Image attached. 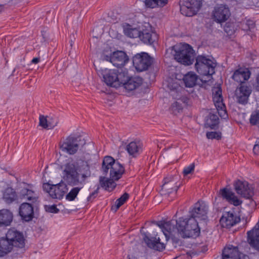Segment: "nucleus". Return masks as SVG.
<instances>
[{
    "instance_id": "1",
    "label": "nucleus",
    "mask_w": 259,
    "mask_h": 259,
    "mask_svg": "<svg viewBox=\"0 0 259 259\" xmlns=\"http://www.w3.org/2000/svg\"><path fill=\"white\" fill-rule=\"evenodd\" d=\"M62 168L63 180L71 186L83 184L86 179L91 176L89 165L81 160L69 159Z\"/></svg>"
},
{
    "instance_id": "2",
    "label": "nucleus",
    "mask_w": 259,
    "mask_h": 259,
    "mask_svg": "<svg viewBox=\"0 0 259 259\" xmlns=\"http://www.w3.org/2000/svg\"><path fill=\"white\" fill-rule=\"evenodd\" d=\"M157 225L161 229L166 239L180 236L182 238H189L190 234L187 230V219L179 218L166 222H158Z\"/></svg>"
},
{
    "instance_id": "3",
    "label": "nucleus",
    "mask_w": 259,
    "mask_h": 259,
    "mask_svg": "<svg viewBox=\"0 0 259 259\" xmlns=\"http://www.w3.org/2000/svg\"><path fill=\"white\" fill-rule=\"evenodd\" d=\"M172 54L175 59L180 63L189 65L194 60V50L188 44L176 45L172 47Z\"/></svg>"
},
{
    "instance_id": "4",
    "label": "nucleus",
    "mask_w": 259,
    "mask_h": 259,
    "mask_svg": "<svg viewBox=\"0 0 259 259\" xmlns=\"http://www.w3.org/2000/svg\"><path fill=\"white\" fill-rule=\"evenodd\" d=\"M102 169L104 173H109L112 180L118 181L124 172V167L111 156H105L103 159Z\"/></svg>"
},
{
    "instance_id": "5",
    "label": "nucleus",
    "mask_w": 259,
    "mask_h": 259,
    "mask_svg": "<svg viewBox=\"0 0 259 259\" xmlns=\"http://www.w3.org/2000/svg\"><path fill=\"white\" fill-rule=\"evenodd\" d=\"M215 63L210 59L202 55H198L196 58L195 67L197 72L202 76L210 78L214 73Z\"/></svg>"
},
{
    "instance_id": "6",
    "label": "nucleus",
    "mask_w": 259,
    "mask_h": 259,
    "mask_svg": "<svg viewBox=\"0 0 259 259\" xmlns=\"http://www.w3.org/2000/svg\"><path fill=\"white\" fill-rule=\"evenodd\" d=\"M202 6V0H182L180 2V11L187 17L195 15Z\"/></svg>"
},
{
    "instance_id": "7",
    "label": "nucleus",
    "mask_w": 259,
    "mask_h": 259,
    "mask_svg": "<svg viewBox=\"0 0 259 259\" xmlns=\"http://www.w3.org/2000/svg\"><path fill=\"white\" fill-rule=\"evenodd\" d=\"M42 188L52 198L58 199H62L68 190L66 185L63 182L56 185H52L49 183H44Z\"/></svg>"
},
{
    "instance_id": "8",
    "label": "nucleus",
    "mask_w": 259,
    "mask_h": 259,
    "mask_svg": "<svg viewBox=\"0 0 259 259\" xmlns=\"http://www.w3.org/2000/svg\"><path fill=\"white\" fill-rule=\"evenodd\" d=\"M133 65L138 71H143L148 69L152 63V59L147 53H141L136 54L133 59Z\"/></svg>"
},
{
    "instance_id": "9",
    "label": "nucleus",
    "mask_w": 259,
    "mask_h": 259,
    "mask_svg": "<svg viewBox=\"0 0 259 259\" xmlns=\"http://www.w3.org/2000/svg\"><path fill=\"white\" fill-rule=\"evenodd\" d=\"M230 15L229 9L225 6L221 5L214 7L212 12L211 18L215 22L221 24L227 21Z\"/></svg>"
},
{
    "instance_id": "10",
    "label": "nucleus",
    "mask_w": 259,
    "mask_h": 259,
    "mask_svg": "<svg viewBox=\"0 0 259 259\" xmlns=\"http://www.w3.org/2000/svg\"><path fill=\"white\" fill-rule=\"evenodd\" d=\"M213 101L220 116L224 118L227 117L225 106L223 102L222 90L220 87L214 88L212 89Z\"/></svg>"
},
{
    "instance_id": "11",
    "label": "nucleus",
    "mask_w": 259,
    "mask_h": 259,
    "mask_svg": "<svg viewBox=\"0 0 259 259\" xmlns=\"http://www.w3.org/2000/svg\"><path fill=\"white\" fill-rule=\"evenodd\" d=\"M78 138L72 135L68 136L60 146L62 151L71 155L75 154L78 149Z\"/></svg>"
},
{
    "instance_id": "12",
    "label": "nucleus",
    "mask_w": 259,
    "mask_h": 259,
    "mask_svg": "<svg viewBox=\"0 0 259 259\" xmlns=\"http://www.w3.org/2000/svg\"><path fill=\"white\" fill-rule=\"evenodd\" d=\"M234 186L237 194L242 197L250 199L253 195V189L246 181L237 180Z\"/></svg>"
},
{
    "instance_id": "13",
    "label": "nucleus",
    "mask_w": 259,
    "mask_h": 259,
    "mask_svg": "<svg viewBox=\"0 0 259 259\" xmlns=\"http://www.w3.org/2000/svg\"><path fill=\"white\" fill-rule=\"evenodd\" d=\"M6 237L13 246L23 248L25 245V239L22 233L15 229H10L6 234Z\"/></svg>"
},
{
    "instance_id": "14",
    "label": "nucleus",
    "mask_w": 259,
    "mask_h": 259,
    "mask_svg": "<svg viewBox=\"0 0 259 259\" xmlns=\"http://www.w3.org/2000/svg\"><path fill=\"white\" fill-rule=\"evenodd\" d=\"M19 197L32 203L36 202L38 199L37 194L32 185L24 184L19 191Z\"/></svg>"
},
{
    "instance_id": "15",
    "label": "nucleus",
    "mask_w": 259,
    "mask_h": 259,
    "mask_svg": "<svg viewBox=\"0 0 259 259\" xmlns=\"http://www.w3.org/2000/svg\"><path fill=\"white\" fill-rule=\"evenodd\" d=\"M219 194L223 199L235 206H238L242 203V201L229 189L227 188L222 189L220 190Z\"/></svg>"
},
{
    "instance_id": "16",
    "label": "nucleus",
    "mask_w": 259,
    "mask_h": 259,
    "mask_svg": "<svg viewBox=\"0 0 259 259\" xmlns=\"http://www.w3.org/2000/svg\"><path fill=\"white\" fill-rule=\"evenodd\" d=\"M19 214L23 221H30L34 218L33 207L29 203H22L19 208Z\"/></svg>"
},
{
    "instance_id": "17",
    "label": "nucleus",
    "mask_w": 259,
    "mask_h": 259,
    "mask_svg": "<svg viewBox=\"0 0 259 259\" xmlns=\"http://www.w3.org/2000/svg\"><path fill=\"white\" fill-rule=\"evenodd\" d=\"M110 61L118 68L124 66L128 61V58L125 53L117 51L113 53L110 57Z\"/></svg>"
},
{
    "instance_id": "18",
    "label": "nucleus",
    "mask_w": 259,
    "mask_h": 259,
    "mask_svg": "<svg viewBox=\"0 0 259 259\" xmlns=\"http://www.w3.org/2000/svg\"><path fill=\"white\" fill-rule=\"evenodd\" d=\"M240 221V218L231 212H226L220 219V224L223 228H230Z\"/></svg>"
},
{
    "instance_id": "19",
    "label": "nucleus",
    "mask_w": 259,
    "mask_h": 259,
    "mask_svg": "<svg viewBox=\"0 0 259 259\" xmlns=\"http://www.w3.org/2000/svg\"><path fill=\"white\" fill-rule=\"evenodd\" d=\"M163 182V184L161 186L162 191L168 194L177 192L179 187V185L177 184V178L172 176L166 177L164 179Z\"/></svg>"
},
{
    "instance_id": "20",
    "label": "nucleus",
    "mask_w": 259,
    "mask_h": 259,
    "mask_svg": "<svg viewBox=\"0 0 259 259\" xmlns=\"http://www.w3.org/2000/svg\"><path fill=\"white\" fill-rule=\"evenodd\" d=\"M208 207L204 202L198 201L195 204L191 212V217L200 220H205Z\"/></svg>"
},
{
    "instance_id": "21",
    "label": "nucleus",
    "mask_w": 259,
    "mask_h": 259,
    "mask_svg": "<svg viewBox=\"0 0 259 259\" xmlns=\"http://www.w3.org/2000/svg\"><path fill=\"white\" fill-rule=\"evenodd\" d=\"M149 237L145 233L143 234V239L147 245L153 249L162 251L165 248V244L160 242L159 237Z\"/></svg>"
},
{
    "instance_id": "22",
    "label": "nucleus",
    "mask_w": 259,
    "mask_h": 259,
    "mask_svg": "<svg viewBox=\"0 0 259 259\" xmlns=\"http://www.w3.org/2000/svg\"><path fill=\"white\" fill-rule=\"evenodd\" d=\"M247 241L249 244L259 250V225L256 224L250 231L247 232Z\"/></svg>"
},
{
    "instance_id": "23",
    "label": "nucleus",
    "mask_w": 259,
    "mask_h": 259,
    "mask_svg": "<svg viewBox=\"0 0 259 259\" xmlns=\"http://www.w3.org/2000/svg\"><path fill=\"white\" fill-rule=\"evenodd\" d=\"M240 252L237 246L229 245L224 248L223 254V259H240Z\"/></svg>"
},
{
    "instance_id": "24",
    "label": "nucleus",
    "mask_w": 259,
    "mask_h": 259,
    "mask_svg": "<svg viewBox=\"0 0 259 259\" xmlns=\"http://www.w3.org/2000/svg\"><path fill=\"white\" fill-rule=\"evenodd\" d=\"M103 78L106 83L114 88L119 87V84L117 81V71L114 70L105 71Z\"/></svg>"
},
{
    "instance_id": "25",
    "label": "nucleus",
    "mask_w": 259,
    "mask_h": 259,
    "mask_svg": "<svg viewBox=\"0 0 259 259\" xmlns=\"http://www.w3.org/2000/svg\"><path fill=\"white\" fill-rule=\"evenodd\" d=\"M2 198L5 203L9 204L14 202L18 201L19 195L14 189L8 187L3 191Z\"/></svg>"
},
{
    "instance_id": "26",
    "label": "nucleus",
    "mask_w": 259,
    "mask_h": 259,
    "mask_svg": "<svg viewBox=\"0 0 259 259\" xmlns=\"http://www.w3.org/2000/svg\"><path fill=\"white\" fill-rule=\"evenodd\" d=\"M250 93L251 90L249 87L245 85H241L236 92L238 102L242 104H246Z\"/></svg>"
},
{
    "instance_id": "27",
    "label": "nucleus",
    "mask_w": 259,
    "mask_h": 259,
    "mask_svg": "<svg viewBox=\"0 0 259 259\" xmlns=\"http://www.w3.org/2000/svg\"><path fill=\"white\" fill-rule=\"evenodd\" d=\"M250 75L248 69L240 68L234 72L232 78L238 82L243 83L249 78Z\"/></svg>"
},
{
    "instance_id": "28",
    "label": "nucleus",
    "mask_w": 259,
    "mask_h": 259,
    "mask_svg": "<svg viewBox=\"0 0 259 259\" xmlns=\"http://www.w3.org/2000/svg\"><path fill=\"white\" fill-rule=\"evenodd\" d=\"M13 219V213L9 209L0 210V227L10 225Z\"/></svg>"
},
{
    "instance_id": "29",
    "label": "nucleus",
    "mask_w": 259,
    "mask_h": 259,
    "mask_svg": "<svg viewBox=\"0 0 259 259\" xmlns=\"http://www.w3.org/2000/svg\"><path fill=\"white\" fill-rule=\"evenodd\" d=\"M187 230L190 234V237L198 235L200 232V228L198 226V223L195 218L191 217L187 219Z\"/></svg>"
},
{
    "instance_id": "30",
    "label": "nucleus",
    "mask_w": 259,
    "mask_h": 259,
    "mask_svg": "<svg viewBox=\"0 0 259 259\" xmlns=\"http://www.w3.org/2000/svg\"><path fill=\"white\" fill-rule=\"evenodd\" d=\"M115 180L112 178H106L104 177H100L99 179V183L101 187L108 191H112L114 190L116 186Z\"/></svg>"
},
{
    "instance_id": "31",
    "label": "nucleus",
    "mask_w": 259,
    "mask_h": 259,
    "mask_svg": "<svg viewBox=\"0 0 259 259\" xmlns=\"http://www.w3.org/2000/svg\"><path fill=\"white\" fill-rule=\"evenodd\" d=\"M142 83V78L138 77H130L122 85L127 91H131L135 90Z\"/></svg>"
},
{
    "instance_id": "32",
    "label": "nucleus",
    "mask_w": 259,
    "mask_h": 259,
    "mask_svg": "<svg viewBox=\"0 0 259 259\" xmlns=\"http://www.w3.org/2000/svg\"><path fill=\"white\" fill-rule=\"evenodd\" d=\"M141 39L145 44H152L157 39L156 33L149 31L148 30H143L141 31Z\"/></svg>"
},
{
    "instance_id": "33",
    "label": "nucleus",
    "mask_w": 259,
    "mask_h": 259,
    "mask_svg": "<svg viewBox=\"0 0 259 259\" xmlns=\"http://www.w3.org/2000/svg\"><path fill=\"white\" fill-rule=\"evenodd\" d=\"M12 244L7 237L0 238V256H3L5 254L11 252L13 248Z\"/></svg>"
},
{
    "instance_id": "34",
    "label": "nucleus",
    "mask_w": 259,
    "mask_h": 259,
    "mask_svg": "<svg viewBox=\"0 0 259 259\" xmlns=\"http://www.w3.org/2000/svg\"><path fill=\"white\" fill-rule=\"evenodd\" d=\"M128 153L134 156L142 151V144L140 141H133L126 146Z\"/></svg>"
},
{
    "instance_id": "35",
    "label": "nucleus",
    "mask_w": 259,
    "mask_h": 259,
    "mask_svg": "<svg viewBox=\"0 0 259 259\" xmlns=\"http://www.w3.org/2000/svg\"><path fill=\"white\" fill-rule=\"evenodd\" d=\"M198 78L197 75L192 72H189L183 77V80L186 87L192 88L196 83Z\"/></svg>"
},
{
    "instance_id": "36",
    "label": "nucleus",
    "mask_w": 259,
    "mask_h": 259,
    "mask_svg": "<svg viewBox=\"0 0 259 259\" xmlns=\"http://www.w3.org/2000/svg\"><path fill=\"white\" fill-rule=\"evenodd\" d=\"M124 34L131 38H138L141 36V31L137 28H133L132 26L127 25L124 28Z\"/></svg>"
},
{
    "instance_id": "37",
    "label": "nucleus",
    "mask_w": 259,
    "mask_h": 259,
    "mask_svg": "<svg viewBox=\"0 0 259 259\" xmlns=\"http://www.w3.org/2000/svg\"><path fill=\"white\" fill-rule=\"evenodd\" d=\"M168 3V0H144V4L146 7L155 8L156 7H163Z\"/></svg>"
},
{
    "instance_id": "38",
    "label": "nucleus",
    "mask_w": 259,
    "mask_h": 259,
    "mask_svg": "<svg viewBox=\"0 0 259 259\" xmlns=\"http://www.w3.org/2000/svg\"><path fill=\"white\" fill-rule=\"evenodd\" d=\"M117 81L119 87L122 85L130 78L126 69H121L117 71Z\"/></svg>"
},
{
    "instance_id": "39",
    "label": "nucleus",
    "mask_w": 259,
    "mask_h": 259,
    "mask_svg": "<svg viewBox=\"0 0 259 259\" xmlns=\"http://www.w3.org/2000/svg\"><path fill=\"white\" fill-rule=\"evenodd\" d=\"M129 198V194L127 193H124L120 198L117 199L115 205L112 206V210L116 211Z\"/></svg>"
},
{
    "instance_id": "40",
    "label": "nucleus",
    "mask_w": 259,
    "mask_h": 259,
    "mask_svg": "<svg viewBox=\"0 0 259 259\" xmlns=\"http://www.w3.org/2000/svg\"><path fill=\"white\" fill-rule=\"evenodd\" d=\"M219 123V117L214 115L211 114L207 120V124L211 129L214 128Z\"/></svg>"
},
{
    "instance_id": "41",
    "label": "nucleus",
    "mask_w": 259,
    "mask_h": 259,
    "mask_svg": "<svg viewBox=\"0 0 259 259\" xmlns=\"http://www.w3.org/2000/svg\"><path fill=\"white\" fill-rule=\"evenodd\" d=\"M81 188L74 187L66 195V199L68 201H73L76 197Z\"/></svg>"
},
{
    "instance_id": "42",
    "label": "nucleus",
    "mask_w": 259,
    "mask_h": 259,
    "mask_svg": "<svg viewBox=\"0 0 259 259\" xmlns=\"http://www.w3.org/2000/svg\"><path fill=\"white\" fill-rule=\"evenodd\" d=\"M249 121L251 124L259 126V110L251 114Z\"/></svg>"
},
{
    "instance_id": "43",
    "label": "nucleus",
    "mask_w": 259,
    "mask_h": 259,
    "mask_svg": "<svg viewBox=\"0 0 259 259\" xmlns=\"http://www.w3.org/2000/svg\"><path fill=\"white\" fill-rule=\"evenodd\" d=\"M48 129H51L56 126L58 122V118L55 116H48Z\"/></svg>"
},
{
    "instance_id": "44",
    "label": "nucleus",
    "mask_w": 259,
    "mask_h": 259,
    "mask_svg": "<svg viewBox=\"0 0 259 259\" xmlns=\"http://www.w3.org/2000/svg\"><path fill=\"white\" fill-rule=\"evenodd\" d=\"M39 125L44 128L48 129V116L45 117L44 115H40L39 117Z\"/></svg>"
},
{
    "instance_id": "45",
    "label": "nucleus",
    "mask_w": 259,
    "mask_h": 259,
    "mask_svg": "<svg viewBox=\"0 0 259 259\" xmlns=\"http://www.w3.org/2000/svg\"><path fill=\"white\" fill-rule=\"evenodd\" d=\"M206 137L208 139H217L219 140L221 138L220 133L216 132H210L206 133Z\"/></svg>"
},
{
    "instance_id": "46",
    "label": "nucleus",
    "mask_w": 259,
    "mask_h": 259,
    "mask_svg": "<svg viewBox=\"0 0 259 259\" xmlns=\"http://www.w3.org/2000/svg\"><path fill=\"white\" fill-rule=\"evenodd\" d=\"M195 168V164L192 163L189 165L186 166L183 169V173L184 176H187L189 174H191L194 171Z\"/></svg>"
},
{
    "instance_id": "47",
    "label": "nucleus",
    "mask_w": 259,
    "mask_h": 259,
    "mask_svg": "<svg viewBox=\"0 0 259 259\" xmlns=\"http://www.w3.org/2000/svg\"><path fill=\"white\" fill-rule=\"evenodd\" d=\"M183 106L179 100L175 102L171 106V109L172 111H177L180 112L182 110Z\"/></svg>"
},
{
    "instance_id": "48",
    "label": "nucleus",
    "mask_w": 259,
    "mask_h": 259,
    "mask_svg": "<svg viewBox=\"0 0 259 259\" xmlns=\"http://www.w3.org/2000/svg\"><path fill=\"white\" fill-rule=\"evenodd\" d=\"M45 209L47 212L51 213H57L59 211V209L55 205H46Z\"/></svg>"
},
{
    "instance_id": "49",
    "label": "nucleus",
    "mask_w": 259,
    "mask_h": 259,
    "mask_svg": "<svg viewBox=\"0 0 259 259\" xmlns=\"http://www.w3.org/2000/svg\"><path fill=\"white\" fill-rule=\"evenodd\" d=\"M245 25L247 26V28H243V30L245 31L249 30L254 26V24L251 20H247L245 23Z\"/></svg>"
},
{
    "instance_id": "50",
    "label": "nucleus",
    "mask_w": 259,
    "mask_h": 259,
    "mask_svg": "<svg viewBox=\"0 0 259 259\" xmlns=\"http://www.w3.org/2000/svg\"><path fill=\"white\" fill-rule=\"evenodd\" d=\"M253 151L255 154L259 155V140L256 142L253 148Z\"/></svg>"
},
{
    "instance_id": "51",
    "label": "nucleus",
    "mask_w": 259,
    "mask_h": 259,
    "mask_svg": "<svg viewBox=\"0 0 259 259\" xmlns=\"http://www.w3.org/2000/svg\"><path fill=\"white\" fill-rule=\"evenodd\" d=\"M179 101H180V103L182 104H183L184 105H187L189 103V99L187 97H183L181 99L178 100Z\"/></svg>"
},
{
    "instance_id": "52",
    "label": "nucleus",
    "mask_w": 259,
    "mask_h": 259,
    "mask_svg": "<svg viewBox=\"0 0 259 259\" xmlns=\"http://www.w3.org/2000/svg\"><path fill=\"white\" fill-rule=\"evenodd\" d=\"M98 192L97 191H95L92 194L90 195V196L88 197V200L89 201L91 200L93 198H95L96 195L97 194Z\"/></svg>"
},
{
    "instance_id": "53",
    "label": "nucleus",
    "mask_w": 259,
    "mask_h": 259,
    "mask_svg": "<svg viewBox=\"0 0 259 259\" xmlns=\"http://www.w3.org/2000/svg\"><path fill=\"white\" fill-rule=\"evenodd\" d=\"M40 61V58H34L32 60H31V63H33V64H37Z\"/></svg>"
},
{
    "instance_id": "54",
    "label": "nucleus",
    "mask_w": 259,
    "mask_h": 259,
    "mask_svg": "<svg viewBox=\"0 0 259 259\" xmlns=\"http://www.w3.org/2000/svg\"><path fill=\"white\" fill-rule=\"evenodd\" d=\"M128 259H138L137 257L134 254H129L127 256Z\"/></svg>"
},
{
    "instance_id": "55",
    "label": "nucleus",
    "mask_w": 259,
    "mask_h": 259,
    "mask_svg": "<svg viewBox=\"0 0 259 259\" xmlns=\"http://www.w3.org/2000/svg\"><path fill=\"white\" fill-rule=\"evenodd\" d=\"M207 250V247L206 246H203L201 252H204Z\"/></svg>"
},
{
    "instance_id": "56",
    "label": "nucleus",
    "mask_w": 259,
    "mask_h": 259,
    "mask_svg": "<svg viewBox=\"0 0 259 259\" xmlns=\"http://www.w3.org/2000/svg\"><path fill=\"white\" fill-rule=\"evenodd\" d=\"M4 10V5H0V13L2 12Z\"/></svg>"
},
{
    "instance_id": "57",
    "label": "nucleus",
    "mask_w": 259,
    "mask_h": 259,
    "mask_svg": "<svg viewBox=\"0 0 259 259\" xmlns=\"http://www.w3.org/2000/svg\"><path fill=\"white\" fill-rule=\"evenodd\" d=\"M224 30L227 33H230V30H228V26L227 25H226L224 27Z\"/></svg>"
},
{
    "instance_id": "58",
    "label": "nucleus",
    "mask_w": 259,
    "mask_h": 259,
    "mask_svg": "<svg viewBox=\"0 0 259 259\" xmlns=\"http://www.w3.org/2000/svg\"><path fill=\"white\" fill-rule=\"evenodd\" d=\"M242 29L243 30V28H247V26L245 25V23H243L242 25Z\"/></svg>"
},
{
    "instance_id": "59",
    "label": "nucleus",
    "mask_w": 259,
    "mask_h": 259,
    "mask_svg": "<svg viewBox=\"0 0 259 259\" xmlns=\"http://www.w3.org/2000/svg\"><path fill=\"white\" fill-rule=\"evenodd\" d=\"M257 82L259 84V75L257 77Z\"/></svg>"
},
{
    "instance_id": "60",
    "label": "nucleus",
    "mask_w": 259,
    "mask_h": 259,
    "mask_svg": "<svg viewBox=\"0 0 259 259\" xmlns=\"http://www.w3.org/2000/svg\"><path fill=\"white\" fill-rule=\"evenodd\" d=\"M259 251V250H258Z\"/></svg>"
}]
</instances>
